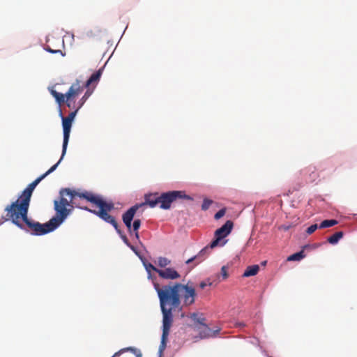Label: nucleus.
<instances>
[{"instance_id":"obj_1","label":"nucleus","mask_w":357,"mask_h":357,"mask_svg":"<svg viewBox=\"0 0 357 357\" xmlns=\"http://www.w3.org/2000/svg\"><path fill=\"white\" fill-rule=\"evenodd\" d=\"M153 286L159 298L162 314H165L166 312L172 319H173V311L181 310L182 309L179 295L181 289L184 291L183 294V304L188 306L195 303L196 292L195 288L192 286L175 283L173 286L164 285L162 287H160V285L156 282L153 283Z\"/></svg>"},{"instance_id":"obj_2","label":"nucleus","mask_w":357,"mask_h":357,"mask_svg":"<svg viewBox=\"0 0 357 357\" xmlns=\"http://www.w3.org/2000/svg\"><path fill=\"white\" fill-rule=\"evenodd\" d=\"M5 208L7 216L18 228L34 236H42L54 231L59 227L51 218L48 222L41 224L28 218L29 206L16 207L10 211Z\"/></svg>"},{"instance_id":"obj_3","label":"nucleus","mask_w":357,"mask_h":357,"mask_svg":"<svg viewBox=\"0 0 357 357\" xmlns=\"http://www.w3.org/2000/svg\"><path fill=\"white\" fill-rule=\"evenodd\" d=\"M61 162V161L59 160V161L55 165L52 166L45 174H42L32 183L29 184L28 186L23 190L19 198L15 202L6 206L9 207L8 210L10 211L11 209H13L16 207L29 206L31 197L36 185L47 175L55 171Z\"/></svg>"},{"instance_id":"obj_4","label":"nucleus","mask_w":357,"mask_h":357,"mask_svg":"<svg viewBox=\"0 0 357 357\" xmlns=\"http://www.w3.org/2000/svg\"><path fill=\"white\" fill-rule=\"evenodd\" d=\"M59 193L61 195L59 200L54 201V209L56 214L52 218L58 227H59L66 220L71 212L70 209H68L66 208L70 205L69 202L63 196L66 195H69L71 198L74 197L73 192L68 188L61 189Z\"/></svg>"},{"instance_id":"obj_5","label":"nucleus","mask_w":357,"mask_h":357,"mask_svg":"<svg viewBox=\"0 0 357 357\" xmlns=\"http://www.w3.org/2000/svg\"><path fill=\"white\" fill-rule=\"evenodd\" d=\"M160 208L163 210H168L171 208L172 204L177 199L192 200L193 198L186 195L183 190H172L162 192L159 195Z\"/></svg>"},{"instance_id":"obj_6","label":"nucleus","mask_w":357,"mask_h":357,"mask_svg":"<svg viewBox=\"0 0 357 357\" xmlns=\"http://www.w3.org/2000/svg\"><path fill=\"white\" fill-rule=\"evenodd\" d=\"M82 89L79 85V81H77L76 83L72 84V86L69 88L68 91L66 94H63L61 93L57 92L53 89H50V93L55 98L56 102L61 105L66 101V105L68 107H71V104L69 100L74 96L78 95Z\"/></svg>"},{"instance_id":"obj_7","label":"nucleus","mask_w":357,"mask_h":357,"mask_svg":"<svg viewBox=\"0 0 357 357\" xmlns=\"http://www.w3.org/2000/svg\"><path fill=\"white\" fill-rule=\"evenodd\" d=\"M233 222L227 220L221 227L218 228L214 234V239L210 243V248H214L218 245H225L227 240H224L231 231Z\"/></svg>"},{"instance_id":"obj_8","label":"nucleus","mask_w":357,"mask_h":357,"mask_svg":"<svg viewBox=\"0 0 357 357\" xmlns=\"http://www.w3.org/2000/svg\"><path fill=\"white\" fill-rule=\"evenodd\" d=\"M173 322V319L170 318L168 313L165 312L162 314V333L161 336L160 344L159 346L158 356L162 357L163 352L167 346V340L169 336L170 328Z\"/></svg>"},{"instance_id":"obj_9","label":"nucleus","mask_w":357,"mask_h":357,"mask_svg":"<svg viewBox=\"0 0 357 357\" xmlns=\"http://www.w3.org/2000/svg\"><path fill=\"white\" fill-rule=\"evenodd\" d=\"M59 115H60V117L62 121L63 135L62 152H61V158L59 159L60 161H62V160L63 159V158L66 153V150H67V147H68V142H69L70 133L73 121L68 119L65 116H63L61 110H60Z\"/></svg>"},{"instance_id":"obj_10","label":"nucleus","mask_w":357,"mask_h":357,"mask_svg":"<svg viewBox=\"0 0 357 357\" xmlns=\"http://www.w3.org/2000/svg\"><path fill=\"white\" fill-rule=\"evenodd\" d=\"M141 205L139 204H135L134 206H131L130 208H128L123 215H122V220L126 225V227L128 229V231L130 235H132V222L133 220L134 216L139 209V206Z\"/></svg>"},{"instance_id":"obj_11","label":"nucleus","mask_w":357,"mask_h":357,"mask_svg":"<svg viewBox=\"0 0 357 357\" xmlns=\"http://www.w3.org/2000/svg\"><path fill=\"white\" fill-rule=\"evenodd\" d=\"M159 276L165 280H176L181 277L180 274L172 268H165L157 270Z\"/></svg>"},{"instance_id":"obj_12","label":"nucleus","mask_w":357,"mask_h":357,"mask_svg":"<svg viewBox=\"0 0 357 357\" xmlns=\"http://www.w3.org/2000/svg\"><path fill=\"white\" fill-rule=\"evenodd\" d=\"M97 216L99 217L102 220H104L105 222L112 225L115 229H117V227H119L115 218L111 215L108 214L107 212H105L103 210L98 211Z\"/></svg>"},{"instance_id":"obj_13","label":"nucleus","mask_w":357,"mask_h":357,"mask_svg":"<svg viewBox=\"0 0 357 357\" xmlns=\"http://www.w3.org/2000/svg\"><path fill=\"white\" fill-rule=\"evenodd\" d=\"M159 195L158 193L146 195L144 197V204L149 205L151 208L155 207L158 204H160Z\"/></svg>"},{"instance_id":"obj_14","label":"nucleus","mask_w":357,"mask_h":357,"mask_svg":"<svg viewBox=\"0 0 357 357\" xmlns=\"http://www.w3.org/2000/svg\"><path fill=\"white\" fill-rule=\"evenodd\" d=\"M102 70H103V68H102L99 69L98 70H97L96 72H95L94 73H93L90 76L89 79L86 81V82L85 84V87H88L90 84H91L93 82H98L101 77Z\"/></svg>"},{"instance_id":"obj_15","label":"nucleus","mask_w":357,"mask_h":357,"mask_svg":"<svg viewBox=\"0 0 357 357\" xmlns=\"http://www.w3.org/2000/svg\"><path fill=\"white\" fill-rule=\"evenodd\" d=\"M210 249H212L210 248V244L208 246H206L203 249H202L196 255V257H197V264H199L202 261H204L210 254Z\"/></svg>"},{"instance_id":"obj_16","label":"nucleus","mask_w":357,"mask_h":357,"mask_svg":"<svg viewBox=\"0 0 357 357\" xmlns=\"http://www.w3.org/2000/svg\"><path fill=\"white\" fill-rule=\"evenodd\" d=\"M79 197L84 198L89 202L93 203L96 205L98 204V202L100 198V197L96 196V195H93L92 193L88 192H83V193L80 194Z\"/></svg>"},{"instance_id":"obj_17","label":"nucleus","mask_w":357,"mask_h":357,"mask_svg":"<svg viewBox=\"0 0 357 357\" xmlns=\"http://www.w3.org/2000/svg\"><path fill=\"white\" fill-rule=\"evenodd\" d=\"M218 332V330L212 331L210 328L207 326H204L203 330L200 331L199 335L201 338H207L209 337L215 336L216 333Z\"/></svg>"},{"instance_id":"obj_18","label":"nucleus","mask_w":357,"mask_h":357,"mask_svg":"<svg viewBox=\"0 0 357 357\" xmlns=\"http://www.w3.org/2000/svg\"><path fill=\"white\" fill-rule=\"evenodd\" d=\"M259 270V266L258 265H252L247 267L245 272L243 274V277H250L254 276L257 274Z\"/></svg>"},{"instance_id":"obj_19","label":"nucleus","mask_w":357,"mask_h":357,"mask_svg":"<svg viewBox=\"0 0 357 357\" xmlns=\"http://www.w3.org/2000/svg\"><path fill=\"white\" fill-rule=\"evenodd\" d=\"M97 206L100 208L99 211H105V212L110 211L114 208V204L112 203H107L105 201L102 200L100 198Z\"/></svg>"},{"instance_id":"obj_20","label":"nucleus","mask_w":357,"mask_h":357,"mask_svg":"<svg viewBox=\"0 0 357 357\" xmlns=\"http://www.w3.org/2000/svg\"><path fill=\"white\" fill-rule=\"evenodd\" d=\"M343 236L344 233L342 231L335 232L333 235L328 238L327 241L331 245H336Z\"/></svg>"},{"instance_id":"obj_21","label":"nucleus","mask_w":357,"mask_h":357,"mask_svg":"<svg viewBox=\"0 0 357 357\" xmlns=\"http://www.w3.org/2000/svg\"><path fill=\"white\" fill-rule=\"evenodd\" d=\"M147 273H148V278H151V271H154L157 273V270L159 268H155L153 264L151 263H149L146 261V260L144 259V257L142 258V260H141Z\"/></svg>"},{"instance_id":"obj_22","label":"nucleus","mask_w":357,"mask_h":357,"mask_svg":"<svg viewBox=\"0 0 357 357\" xmlns=\"http://www.w3.org/2000/svg\"><path fill=\"white\" fill-rule=\"evenodd\" d=\"M139 351V349H137L132 347H126L116 352L112 357H119L126 351H131L136 356Z\"/></svg>"},{"instance_id":"obj_23","label":"nucleus","mask_w":357,"mask_h":357,"mask_svg":"<svg viewBox=\"0 0 357 357\" xmlns=\"http://www.w3.org/2000/svg\"><path fill=\"white\" fill-rule=\"evenodd\" d=\"M139 351V349H137L132 347H126L116 352L112 357H119L126 351H131L136 356Z\"/></svg>"},{"instance_id":"obj_24","label":"nucleus","mask_w":357,"mask_h":357,"mask_svg":"<svg viewBox=\"0 0 357 357\" xmlns=\"http://www.w3.org/2000/svg\"><path fill=\"white\" fill-rule=\"evenodd\" d=\"M337 223H338V222L334 219L324 220L319 225V228L324 229V228L331 227L334 225H336Z\"/></svg>"},{"instance_id":"obj_25","label":"nucleus","mask_w":357,"mask_h":357,"mask_svg":"<svg viewBox=\"0 0 357 357\" xmlns=\"http://www.w3.org/2000/svg\"><path fill=\"white\" fill-rule=\"evenodd\" d=\"M305 257V254L303 251L297 252L293 255H291L288 257V261H300Z\"/></svg>"},{"instance_id":"obj_26","label":"nucleus","mask_w":357,"mask_h":357,"mask_svg":"<svg viewBox=\"0 0 357 357\" xmlns=\"http://www.w3.org/2000/svg\"><path fill=\"white\" fill-rule=\"evenodd\" d=\"M171 264V260L165 257H159L158 258V265L161 268H166V266Z\"/></svg>"},{"instance_id":"obj_27","label":"nucleus","mask_w":357,"mask_h":357,"mask_svg":"<svg viewBox=\"0 0 357 357\" xmlns=\"http://www.w3.org/2000/svg\"><path fill=\"white\" fill-rule=\"evenodd\" d=\"M91 95V92L89 91V90L86 91V93H84V95L78 101L77 108L80 109L84 105V104L87 100V99L90 97Z\"/></svg>"},{"instance_id":"obj_28","label":"nucleus","mask_w":357,"mask_h":357,"mask_svg":"<svg viewBox=\"0 0 357 357\" xmlns=\"http://www.w3.org/2000/svg\"><path fill=\"white\" fill-rule=\"evenodd\" d=\"M115 230L117 232V234L119 235L120 238L122 239L123 243L128 247H129L131 245V243L129 242L127 236L122 232V231L119 227H117V229H115Z\"/></svg>"},{"instance_id":"obj_29","label":"nucleus","mask_w":357,"mask_h":357,"mask_svg":"<svg viewBox=\"0 0 357 357\" xmlns=\"http://www.w3.org/2000/svg\"><path fill=\"white\" fill-rule=\"evenodd\" d=\"M213 203V201L208 199V198H204V200H203V203L202 204V210L203 211H206L209 208V207L211 206V205Z\"/></svg>"},{"instance_id":"obj_30","label":"nucleus","mask_w":357,"mask_h":357,"mask_svg":"<svg viewBox=\"0 0 357 357\" xmlns=\"http://www.w3.org/2000/svg\"><path fill=\"white\" fill-rule=\"evenodd\" d=\"M140 226H141V220L139 219L134 220L132 225V232L138 231Z\"/></svg>"},{"instance_id":"obj_31","label":"nucleus","mask_w":357,"mask_h":357,"mask_svg":"<svg viewBox=\"0 0 357 357\" xmlns=\"http://www.w3.org/2000/svg\"><path fill=\"white\" fill-rule=\"evenodd\" d=\"M197 317V314H196V313H193V314H192V318L195 321H196L197 323L200 324H201V325H202L203 326H206V325L204 324V320H205V319H204V318H203V317H199V318H197H197H196Z\"/></svg>"},{"instance_id":"obj_32","label":"nucleus","mask_w":357,"mask_h":357,"mask_svg":"<svg viewBox=\"0 0 357 357\" xmlns=\"http://www.w3.org/2000/svg\"><path fill=\"white\" fill-rule=\"evenodd\" d=\"M319 228V225L317 224H313L310 225L309 227H307L306 232L308 234H312L314 231H315Z\"/></svg>"},{"instance_id":"obj_33","label":"nucleus","mask_w":357,"mask_h":357,"mask_svg":"<svg viewBox=\"0 0 357 357\" xmlns=\"http://www.w3.org/2000/svg\"><path fill=\"white\" fill-rule=\"evenodd\" d=\"M128 248H130V250L140 259V260H142L144 257L140 254V252L134 245L131 244Z\"/></svg>"},{"instance_id":"obj_34","label":"nucleus","mask_w":357,"mask_h":357,"mask_svg":"<svg viewBox=\"0 0 357 357\" xmlns=\"http://www.w3.org/2000/svg\"><path fill=\"white\" fill-rule=\"evenodd\" d=\"M225 214V210L224 208L219 210L214 215L215 220H219Z\"/></svg>"},{"instance_id":"obj_35","label":"nucleus","mask_w":357,"mask_h":357,"mask_svg":"<svg viewBox=\"0 0 357 357\" xmlns=\"http://www.w3.org/2000/svg\"><path fill=\"white\" fill-rule=\"evenodd\" d=\"M221 275L224 280L228 278L227 267L226 266H223L221 268Z\"/></svg>"},{"instance_id":"obj_36","label":"nucleus","mask_w":357,"mask_h":357,"mask_svg":"<svg viewBox=\"0 0 357 357\" xmlns=\"http://www.w3.org/2000/svg\"><path fill=\"white\" fill-rule=\"evenodd\" d=\"M79 108H77L75 111L70 112L68 116L66 117L68 119L73 121L75 116L77 115V113L79 111Z\"/></svg>"},{"instance_id":"obj_37","label":"nucleus","mask_w":357,"mask_h":357,"mask_svg":"<svg viewBox=\"0 0 357 357\" xmlns=\"http://www.w3.org/2000/svg\"><path fill=\"white\" fill-rule=\"evenodd\" d=\"M82 208V209H83V210H84V211H88V212H89V213H93V214H95L96 215H97V212H98V211H96V210H92V209H91V208H88L87 206L82 207V208Z\"/></svg>"},{"instance_id":"obj_38","label":"nucleus","mask_w":357,"mask_h":357,"mask_svg":"<svg viewBox=\"0 0 357 357\" xmlns=\"http://www.w3.org/2000/svg\"><path fill=\"white\" fill-rule=\"evenodd\" d=\"M197 261V257H196V255L192 257L191 258L188 259L186 261H185V264H189L190 263H192V261Z\"/></svg>"},{"instance_id":"obj_39","label":"nucleus","mask_w":357,"mask_h":357,"mask_svg":"<svg viewBox=\"0 0 357 357\" xmlns=\"http://www.w3.org/2000/svg\"><path fill=\"white\" fill-rule=\"evenodd\" d=\"M207 285H211V283L209 282V283H207L205 281H202L199 283V287L201 289H204Z\"/></svg>"},{"instance_id":"obj_40","label":"nucleus","mask_w":357,"mask_h":357,"mask_svg":"<svg viewBox=\"0 0 357 357\" xmlns=\"http://www.w3.org/2000/svg\"><path fill=\"white\" fill-rule=\"evenodd\" d=\"M134 234V236L135 238V239L140 243V240H139V233H138V231H133V234Z\"/></svg>"},{"instance_id":"obj_41","label":"nucleus","mask_w":357,"mask_h":357,"mask_svg":"<svg viewBox=\"0 0 357 357\" xmlns=\"http://www.w3.org/2000/svg\"><path fill=\"white\" fill-rule=\"evenodd\" d=\"M235 324L238 327H244L245 326V324L244 322H241V321H237V322H236Z\"/></svg>"},{"instance_id":"obj_42","label":"nucleus","mask_w":357,"mask_h":357,"mask_svg":"<svg viewBox=\"0 0 357 357\" xmlns=\"http://www.w3.org/2000/svg\"><path fill=\"white\" fill-rule=\"evenodd\" d=\"M46 50H47V52H51V53L61 52V50H52V49H51V48H50V47H49V48H47Z\"/></svg>"},{"instance_id":"obj_43","label":"nucleus","mask_w":357,"mask_h":357,"mask_svg":"<svg viewBox=\"0 0 357 357\" xmlns=\"http://www.w3.org/2000/svg\"><path fill=\"white\" fill-rule=\"evenodd\" d=\"M135 356H136V357H142V355L141 351H139Z\"/></svg>"}]
</instances>
